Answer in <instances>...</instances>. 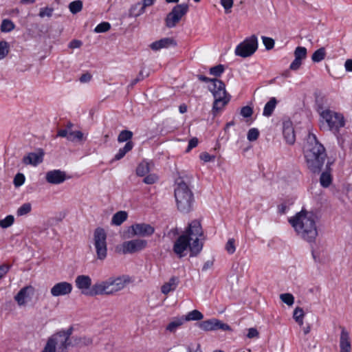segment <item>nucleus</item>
<instances>
[{"mask_svg": "<svg viewBox=\"0 0 352 352\" xmlns=\"http://www.w3.org/2000/svg\"><path fill=\"white\" fill-rule=\"evenodd\" d=\"M83 138V133L80 131H69L67 140L69 141L81 140Z\"/></svg>", "mask_w": 352, "mask_h": 352, "instance_id": "45", "label": "nucleus"}, {"mask_svg": "<svg viewBox=\"0 0 352 352\" xmlns=\"http://www.w3.org/2000/svg\"><path fill=\"white\" fill-rule=\"evenodd\" d=\"M133 133L128 130H124L122 131L118 137V141L119 142H129L130 140L132 138Z\"/></svg>", "mask_w": 352, "mask_h": 352, "instance_id": "41", "label": "nucleus"}, {"mask_svg": "<svg viewBox=\"0 0 352 352\" xmlns=\"http://www.w3.org/2000/svg\"><path fill=\"white\" fill-rule=\"evenodd\" d=\"M75 284L84 294V292H88L91 288V278L87 275H79L76 278Z\"/></svg>", "mask_w": 352, "mask_h": 352, "instance_id": "22", "label": "nucleus"}, {"mask_svg": "<svg viewBox=\"0 0 352 352\" xmlns=\"http://www.w3.org/2000/svg\"><path fill=\"white\" fill-rule=\"evenodd\" d=\"M209 90L212 92L213 97L230 98L226 91V85L223 81L215 78L212 84L209 86Z\"/></svg>", "mask_w": 352, "mask_h": 352, "instance_id": "15", "label": "nucleus"}, {"mask_svg": "<svg viewBox=\"0 0 352 352\" xmlns=\"http://www.w3.org/2000/svg\"><path fill=\"white\" fill-rule=\"evenodd\" d=\"M188 12V5L186 3L177 4L173 7L172 10L165 18L166 26L173 28L177 25L182 18Z\"/></svg>", "mask_w": 352, "mask_h": 352, "instance_id": "9", "label": "nucleus"}, {"mask_svg": "<svg viewBox=\"0 0 352 352\" xmlns=\"http://www.w3.org/2000/svg\"><path fill=\"white\" fill-rule=\"evenodd\" d=\"M25 180V175L23 173H18L14 177L13 184L15 187H19L24 184Z\"/></svg>", "mask_w": 352, "mask_h": 352, "instance_id": "47", "label": "nucleus"}, {"mask_svg": "<svg viewBox=\"0 0 352 352\" xmlns=\"http://www.w3.org/2000/svg\"><path fill=\"white\" fill-rule=\"evenodd\" d=\"M297 234L303 240L313 243L318 236L316 217L312 212L302 210L289 220Z\"/></svg>", "mask_w": 352, "mask_h": 352, "instance_id": "3", "label": "nucleus"}, {"mask_svg": "<svg viewBox=\"0 0 352 352\" xmlns=\"http://www.w3.org/2000/svg\"><path fill=\"white\" fill-rule=\"evenodd\" d=\"M258 48V40L255 35L246 38L235 48V54L238 56L246 58L252 56Z\"/></svg>", "mask_w": 352, "mask_h": 352, "instance_id": "8", "label": "nucleus"}, {"mask_svg": "<svg viewBox=\"0 0 352 352\" xmlns=\"http://www.w3.org/2000/svg\"><path fill=\"white\" fill-rule=\"evenodd\" d=\"M304 156L308 168L314 173H319L327 158L326 150L313 133H309L304 146Z\"/></svg>", "mask_w": 352, "mask_h": 352, "instance_id": "2", "label": "nucleus"}, {"mask_svg": "<svg viewBox=\"0 0 352 352\" xmlns=\"http://www.w3.org/2000/svg\"><path fill=\"white\" fill-rule=\"evenodd\" d=\"M94 245L98 260L103 261L107 256V233L102 228H97L94 232Z\"/></svg>", "mask_w": 352, "mask_h": 352, "instance_id": "7", "label": "nucleus"}, {"mask_svg": "<svg viewBox=\"0 0 352 352\" xmlns=\"http://www.w3.org/2000/svg\"><path fill=\"white\" fill-rule=\"evenodd\" d=\"M294 319L300 325L303 324L304 311L300 307H296L294 311Z\"/></svg>", "mask_w": 352, "mask_h": 352, "instance_id": "38", "label": "nucleus"}, {"mask_svg": "<svg viewBox=\"0 0 352 352\" xmlns=\"http://www.w3.org/2000/svg\"><path fill=\"white\" fill-rule=\"evenodd\" d=\"M144 78V76L143 75L142 71H140L138 76L134 78L133 80H131L130 83L131 87H133L135 85H136L138 82L142 80Z\"/></svg>", "mask_w": 352, "mask_h": 352, "instance_id": "61", "label": "nucleus"}, {"mask_svg": "<svg viewBox=\"0 0 352 352\" xmlns=\"http://www.w3.org/2000/svg\"><path fill=\"white\" fill-rule=\"evenodd\" d=\"M179 283V278L172 276L167 283H165L161 287L162 294L167 295L169 292L175 291Z\"/></svg>", "mask_w": 352, "mask_h": 352, "instance_id": "23", "label": "nucleus"}, {"mask_svg": "<svg viewBox=\"0 0 352 352\" xmlns=\"http://www.w3.org/2000/svg\"><path fill=\"white\" fill-rule=\"evenodd\" d=\"M10 45L6 41H0V60L4 58L9 53Z\"/></svg>", "mask_w": 352, "mask_h": 352, "instance_id": "40", "label": "nucleus"}, {"mask_svg": "<svg viewBox=\"0 0 352 352\" xmlns=\"http://www.w3.org/2000/svg\"><path fill=\"white\" fill-rule=\"evenodd\" d=\"M74 341L78 345H89L92 342L91 339L89 338H75Z\"/></svg>", "mask_w": 352, "mask_h": 352, "instance_id": "56", "label": "nucleus"}, {"mask_svg": "<svg viewBox=\"0 0 352 352\" xmlns=\"http://www.w3.org/2000/svg\"><path fill=\"white\" fill-rule=\"evenodd\" d=\"M202 235L203 230L200 221H192L188 224L184 233L175 241L173 247L174 253L181 258L186 256L185 252L189 249L190 256H197L203 248V243L199 239Z\"/></svg>", "mask_w": 352, "mask_h": 352, "instance_id": "1", "label": "nucleus"}, {"mask_svg": "<svg viewBox=\"0 0 352 352\" xmlns=\"http://www.w3.org/2000/svg\"><path fill=\"white\" fill-rule=\"evenodd\" d=\"M176 45H177V42L175 41V40L174 38H170V37H166V38H163L160 40L156 41L155 42H153L150 45V47L153 51H158L163 48H168L170 46L175 47Z\"/></svg>", "mask_w": 352, "mask_h": 352, "instance_id": "21", "label": "nucleus"}, {"mask_svg": "<svg viewBox=\"0 0 352 352\" xmlns=\"http://www.w3.org/2000/svg\"><path fill=\"white\" fill-rule=\"evenodd\" d=\"M199 327L206 331H212V319L202 321L198 324Z\"/></svg>", "mask_w": 352, "mask_h": 352, "instance_id": "46", "label": "nucleus"}, {"mask_svg": "<svg viewBox=\"0 0 352 352\" xmlns=\"http://www.w3.org/2000/svg\"><path fill=\"white\" fill-rule=\"evenodd\" d=\"M108 279L113 294L123 289L126 284L130 282V278L128 276H121L116 278L110 277Z\"/></svg>", "mask_w": 352, "mask_h": 352, "instance_id": "17", "label": "nucleus"}, {"mask_svg": "<svg viewBox=\"0 0 352 352\" xmlns=\"http://www.w3.org/2000/svg\"><path fill=\"white\" fill-rule=\"evenodd\" d=\"M326 54L325 48L323 47H320L313 53L311 56V60L314 63H320L325 58Z\"/></svg>", "mask_w": 352, "mask_h": 352, "instance_id": "29", "label": "nucleus"}, {"mask_svg": "<svg viewBox=\"0 0 352 352\" xmlns=\"http://www.w3.org/2000/svg\"><path fill=\"white\" fill-rule=\"evenodd\" d=\"M221 5L223 7L226 13H230L233 6V0H221Z\"/></svg>", "mask_w": 352, "mask_h": 352, "instance_id": "52", "label": "nucleus"}, {"mask_svg": "<svg viewBox=\"0 0 352 352\" xmlns=\"http://www.w3.org/2000/svg\"><path fill=\"white\" fill-rule=\"evenodd\" d=\"M174 195L178 210L182 213H188L193 208L195 197L188 184L182 178L175 183Z\"/></svg>", "mask_w": 352, "mask_h": 352, "instance_id": "5", "label": "nucleus"}, {"mask_svg": "<svg viewBox=\"0 0 352 352\" xmlns=\"http://www.w3.org/2000/svg\"><path fill=\"white\" fill-rule=\"evenodd\" d=\"M34 292L35 289L32 285L23 287L14 296V300L19 306H25L28 302L32 300Z\"/></svg>", "mask_w": 352, "mask_h": 352, "instance_id": "13", "label": "nucleus"}, {"mask_svg": "<svg viewBox=\"0 0 352 352\" xmlns=\"http://www.w3.org/2000/svg\"><path fill=\"white\" fill-rule=\"evenodd\" d=\"M45 179L49 184H60L67 179V175L65 172L56 169L47 172Z\"/></svg>", "mask_w": 352, "mask_h": 352, "instance_id": "14", "label": "nucleus"}, {"mask_svg": "<svg viewBox=\"0 0 352 352\" xmlns=\"http://www.w3.org/2000/svg\"><path fill=\"white\" fill-rule=\"evenodd\" d=\"M128 214L125 211H119L113 214L111 223L116 226L121 225L125 220H126Z\"/></svg>", "mask_w": 352, "mask_h": 352, "instance_id": "27", "label": "nucleus"}, {"mask_svg": "<svg viewBox=\"0 0 352 352\" xmlns=\"http://www.w3.org/2000/svg\"><path fill=\"white\" fill-rule=\"evenodd\" d=\"M133 146H134V144H133V142H131V141L127 142L125 144L124 147L120 148L119 149L118 152L116 154V155L114 157V160H120L122 158H123L124 157V155L128 152H129L130 151L132 150Z\"/></svg>", "mask_w": 352, "mask_h": 352, "instance_id": "26", "label": "nucleus"}, {"mask_svg": "<svg viewBox=\"0 0 352 352\" xmlns=\"http://www.w3.org/2000/svg\"><path fill=\"white\" fill-rule=\"evenodd\" d=\"M150 171L149 163L146 162H141L136 168V174L142 177L146 175Z\"/></svg>", "mask_w": 352, "mask_h": 352, "instance_id": "34", "label": "nucleus"}, {"mask_svg": "<svg viewBox=\"0 0 352 352\" xmlns=\"http://www.w3.org/2000/svg\"><path fill=\"white\" fill-rule=\"evenodd\" d=\"M218 329L230 331L231 330V328L228 324L223 323L218 319L212 318V331Z\"/></svg>", "mask_w": 352, "mask_h": 352, "instance_id": "35", "label": "nucleus"}, {"mask_svg": "<svg viewBox=\"0 0 352 352\" xmlns=\"http://www.w3.org/2000/svg\"><path fill=\"white\" fill-rule=\"evenodd\" d=\"M307 50L306 47L298 46L294 50V57L302 60L307 57Z\"/></svg>", "mask_w": 352, "mask_h": 352, "instance_id": "39", "label": "nucleus"}, {"mask_svg": "<svg viewBox=\"0 0 352 352\" xmlns=\"http://www.w3.org/2000/svg\"><path fill=\"white\" fill-rule=\"evenodd\" d=\"M72 291V285L67 282H60L55 284L50 290L53 296L57 297L69 294Z\"/></svg>", "mask_w": 352, "mask_h": 352, "instance_id": "16", "label": "nucleus"}, {"mask_svg": "<svg viewBox=\"0 0 352 352\" xmlns=\"http://www.w3.org/2000/svg\"><path fill=\"white\" fill-rule=\"evenodd\" d=\"M54 9L49 7L42 8L40 9L38 16L41 18L51 17L52 16Z\"/></svg>", "mask_w": 352, "mask_h": 352, "instance_id": "49", "label": "nucleus"}, {"mask_svg": "<svg viewBox=\"0 0 352 352\" xmlns=\"http://www.w3.org/2000/svg\"><path fill=\"white\" fill-rule=\"evenodd\" d=\"M32 210V205L30 203H25L22 204L16 210L17 216H24L30 213Z\"/></svg>", "mask_w": 352, "mask_h": 352, "instance_id": "36", "label": "nucleus"}, {"mask_svg": "<svg viewBox=\"0 0 352 352\" xmlns=\"http://www.w3.org/2000/svg\"><path fill=\"white\" fill-rule=\"evenodd\" d=\"M91 78V76L89 73L82 74L80 78V82L85 83L89 82Z\"/></svg>", "mask_w": 352, "mask_h": 352, "instance_id": "63", "label": "nucleus"}, {"mask_svg": "<svg viewBox=\"0 0 352 352\" xmlns=\"http://www.w3.org/2000/svg\"><path fill=\"white\" fill-rule=\"evenodd\" d=\"M199 157L204 162H208L214 160L215 157L214 155H210L206 152H204L200 154Z\"/></svg>", "mask_w": 352, "mask_h": 352, "instance_id": "57", "label": "nucleus"}, {"mask_svg": "<svg viewBox=\"0 0 352 352\" xmlns=\"http://www.w3.org/2000/svg\"><path fill=\"white\" fill-rule=\"evenodd\" d=\"M198 144V139L197 138H193L190 139L188 142V145L186 149L187 152H189L191 149L196 147Z\"/></svg>", "mask_w": 352, "mask_h": 352, "instance_id": "59", "label": "nucleus"}, {"mask_svg": "<svg viewBox=\"0 0 352 352\" xmlns=\"http://www.w3.org/2000/svg\"><path fill=\"white\" fill-rule=\"evenodd\" d=\"M155 228L145 223H134L129 228V237L135 236L146 237L153 235Z\"/></svg>", "mask_w": 352, "mask_h": 352, "instance_id": "10", "label": "nucleus"}, {"mask_svg": "<svg viewBox=\"0 0 352 352\" xmlns=\"http://www.w3.org/2000/svg\"><path fill=\"white\" fill-rule=\"evenodd\" d=\"M155 1L156 0H143L142 6H141L138 13L136 14V16H140V15L142 14L143 13H144L145 8L146 7L152 6L155 3Z\"/></svg>", "mask_w": 352, "mask_h": 352, "instance_id": "53", "label": "nucleus"}, {"mask_svg": "<svg viewBox=\"0 0 352 352\" xmlns=\"http://www.w3.org/2000/svg\"><path fill=\"white\" fill-rule=\"evenodd\" d=\"M301 65L302 60L295 58L292 63L290 64L289 68L292 70H297L300 68Z\"/></svg>", "mask_w": 352, "mask_h": 352, "instance_id": "58", "label": "nucleus"}, {"mask_svg": "<svg viewBox=\"0 0 352 352\" xmlns=\"http://www.w3.org/2000/svg\"><path fill=\"white\" fill-rule=\"evenodd\" d=\"M157 179L158 177L155 174H149L144 178L143 182L146 184H153Z\"/></svg>", "mask_w": 352, "mask_h": 352, "instance_id": "55", "label": "nucleus"}, {"mask_svg": "<svg viewBox=\"0 0 352 352\" xmlns=\"http://www.w3.org/2000/svg\"><path fill=\"white\" fill-rule=\"evenodd\" d=\"M277 102L276 98H271L264 107L263 115L265 117L271 116L276 107Z\"/></svg>", "mask_w": 352, "mask_h": 352, "instance_id": "25", "label": "nucleus"}, {"mask_svg": "<svg viewBox=\"0 0 352 352\" xmlns=\"http://www.w3.org/2000/svg\"><path fill=\"white\" fill-rule=\"evenodd\" d=\"M283 137L289 144H294L296 140L294 129L291 121H286L283 122Z\"/></svg>", "mask_w": 352, "mask_h": 352, "instance_id": "20", "label": "nucleus"}, {"mask_svg": "<svg viewBox=\"0 0 352 352\" xmlns=\"http://www.w3.org/2000/svg\"><path fill=\"white\" fill-rule=\"evenodd\" d=\"M68 7H69V11L71 12V13H72L73 14H76L82 10V7H83V3H82V1L80 0H76V1H72L69 4Z\"/></svg>", "mask_w": 352, "mask_h": 352, "instance_id": "33", "label": "nucleus"}, {"mask_svg": "<svg viewBox=\"0 0 352 352\" xmlns=\"http://www.w3.org/2000/svg\"><path fill=\"white\" fill-rule=\"evenodd\" d=\"M204 318V315L198 310L195 309L188 313L187 315L184 318L185 321H190V320H200Z\"/></svg>", "mask_w": 352, "mask_h": 352, "instance_id": "30", "label": "nucleus"}, {"mask_svg": "<svg viewBox=\"0 0 352 352\" xmlns=\"http://www.w3.org/2000/svg\"><path fill=\"white\" fill-rule=\"evenodd\" d=\"M147 246V241L142 239H135L123 242L122 251L123 254H133L140 252Z\"/></svg>", "mask_w": 352, "mask_h": 352, "instance_id": "12", "label": "nucleus"}, {"mask_svg": "<svg viewBox=\"0 0 352 352\" xmlns=\"http://www.w3.org/2000/svg\"><path fill=\"white\" fill-rule=\"evenodd\" d=\"M113 294V289H111L109 279L96 283L88 292H84L85 295L89 296L103 294L111 295Z\"/></svg>", "mask_w": 352, "mask_h": 352, "instance_id": "11", "label": "nucleus"}, {"mask_svg": "<svg viewBox=\"0 0 352 352\" xmlns=\"http://www.w3.org/2000/svg\"><path fill=\"white\" fill-rule=\"evenodd\" d=\"M320 116L327 124L329 130L334 133H338L345 125V119L341 113L327 109L320 113Z\"/></svg>", "mask_w": 352, "mask_h": 352, "instance_id": "6", "label": "nucleus"}, {"mask_svg": "<svg viewBox=\"0 0 352 352\" xmlns=\"http://www.w3.org/2000/svg\"><path fill=\"white\" fill-rule=\"evenodd\" d=\"M259 136V131L256 128L250 129L247 135L248 140L250 142L255 141Z\"/></svg>", "mask_w": 352, "mask_h": 352, "instance_id": "48", "label": "nucleus"}, {"mask_svg": "<svg viewBox=\"0 0 352 352\" xmlns=\"http://www.w3.org/2000/svg\"><path fill=\"white\" fill-rule=\"evenodd\" d=\"M341 333L340 336V352H351V343L349 332L343 327H340Z\"/></svg>", "mask_w": 352, "mask_h": 352, "instance_id": "19", "label": "nucleus"}, {"mask_svg": "<svg viewBox=\"0 0 352 352\" xmlns=\"http://www.w3.org/2000/svg\"><path fill=\"white\" fill-rule=\"evenodd\" d=\"M332 182V177L329 171L322 173L320 177V185L324 188L329 187Z\"/></svg>", "mask_w": 352, "mask_h": 352, "instance_id": "31", "label": "nucleus"}, {"mask_svg": "<svg viewBox=\"0 0 352 352\" xmlns=\"http://www.w3.org/2000/svg\"><path fill=\"white\" fill-rule=\"evenodd\" d=\"M262 40L266 50H270L274 47V41L272 38L263 36Z\"/></svg>", "mask_w": 352, "mask_h": 352, "instance_id": "51", "label": "nucleus"}, {"mask_svg": "<svg viewBox=\"0 0 352 352\" xmlns=\"http://www.w3.org/2000/svg\"><path fill=\"white\" fill-rule=\"evenodd\" d=\"M225 68L223 65H218L210 69V74L216 77L220 76L224 72Z\"/></svg>", "mask_w": 352, "mask_h": 352, "instance_id": "43", "label": "nucleus"}, {"mask_svg": "<svg viewBox=\"0 0 352 352\" xmlns=\"http://www.w3.org/2000/svg\"><path fill=\"white\" fill-rule=\"evenodd\" d=\"M9 270V266L6 265H0V279L7 274Z\"/></svg>", "mask_w": 352, "mask_h": 352, "instance_id": "64", "label": "nucleus"}, {"mask_svg": "<svg viewBox=\"0 0 352 352\" xmlns=\"http://www.w3.org/2000/svg\"><path fill=\"white\" fill-rule=\"evenodd\" d=\"M241 115L245 118H250L253 113V109L250 106H245L241 109Z\"/></svg>", "mask_w": 352, "mask_h": 352, "instance_id": "54", "label": "nucleus"}, {"mask_svg": "<svg viewBox=\"0 0 352 352\" xmlns=\"http://www.w3.org/2000/svg\"><path fill=\"white\" fill-rule=\"evenodd\" d=\"M258 335H259V333L256 329L250 328L248 329V333L247 334V337L248 338L251 339V338H258Z\"/></svg>", "mask_w": 352, "mask_h": 352, "instance_id": "60", "label": "nucleus"}, {"mask_svg": "<svg viewBox=\"0 0 352 352\" xmlns=\"http://www.w3.org/2000/svg\"><path fill=\"white\" fill-rule=\"evenodd\" d=\"M111 25L108 22H102L99 23L94 29V32L96 33H103L109 30Z\"/></svg>", "mask_w": 352, "mask_h": 352, "instance_id": "44", "label": "nucleus"}, {"mask_svg": "<svg viewBox=\"0 0 352 352\" xmlns=\"http://www.w3.org/2000/svg\"><path fill=\"white\" fill-rule=\"evenodd\" d=\"M44 152L39 149L37 153H29L23 158V163L25 165L37 166L43 160Z\"/></svg>", "mask_w": 352, "mask_h": 352, "instance_id": "18", "label": "nucleus"}, {"mask_svg": "<svg viewBox=\"0 0 352 352\" xmlns=\"http://www.w3.org/2000/svg\"><path fill=\"white\" fill-rule=\"evenodd\" d=\"M14 217L12 214L6 216L4 219L0 220V227L3 229L8 228L13 225Z\"/></svg>", "mask_w": 352, "mask_h": 352, "instance_id": "37", "label": "nucleus"}, {"mask_svg": "<svg viewBox=\"0 0 352 352\" xmlns=\"http://www.w3.org/2000/svg\"><path fill=\"white\" fill-rule=\"evenodd\" d=\"M15 28L14 23L10 19H3L0 25V30L2 32H10Z\"/></svg>", "mask_w": 352, "mask_h": 352, "instance_id": "32", "label": "nucleus"}, {"mask_svg": "<svg viewBox=\"0 0 352 352\" xmlns=\"http://www.w3.org/2000/svg\"><path fill=\"white\" fill-rule=\"evenodd\" d=\"M184 322V317L175 318L166 326V329L170 332H175L178 327Z\"/></svg>", "mask_w": 352, "mask_h": 352, "instance_id": "28", "label": "nucleus"}, {"mask_svg": "<svg viewBox=\"0 0 352 352\" xmlns=\"http://www.w3.org/2000/svg\"><path fill=\"white\" fill-rule=\"evenodd\" d=\"M280 298L284 303L289 306H292L294 302V297L289 293L280 294Z\"/></svg>", "mask_w": 352, "mask_h": 352, "instance_id": "42", "label": "nucleus"}, {"mask_svg": "<svg viewBox=\"0 0 352 352\" xmlns=\"http://www.w3.org/2000/svg\"><path fill=\"white\" fill-rule=\"evenodd\" d=\"M82 45V42L79 40H72L69 44V47L72 49L78 48Z\"/></svg>", "mask_w": 352, "mask_h": 352, "instance_id": "62", "label": "nucleus"}, {"mask_svg": "<svg viewBox=\"0 0 352 352\" xmlns=\"http://www.w3.org/2000/svg\"><path fill=\"white\" fill-rule=\"evenodd\" d=\"M214 100L212 104V113L216 116L217 113L222 110L223 107L229 102L230 98H220L219 96L214 98Z\"/></svg>", "mask_w": 352, "mask_h": 352, "instance_id": "24", "label": "nucleus"}, {"mask_svg": "<svg viewBox=\"0 0 352 352\" xmlns=\"http://www.w3.org/2000/svg\"><path fill=\"white\" fill-rule=\"evenodd\" d=\"M235 241L234 239H230L226 244V250L228 254H232L235 250Z\"/></svg>", "mask_w": 352, "mask_h": 352, "instance_id": "50", "label": "nucleus"}, {"mask_svg": "<svg viewBox=\"0 0 352 352\" xmlns=\"http://www.w3.org/2000/svg\"><path fill=\"white\" fill-rule=\"evenodd\" d=\"M74 328L72 326L67 329H61L49 336L41 352H69L73 346L72 337Z\"/></svg>", "mask_w": 352, "mask_h": 352, "instance_id": "4", "label": "nucleus"}]
</instances>
